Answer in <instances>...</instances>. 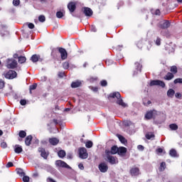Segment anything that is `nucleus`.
<instances>
[{
	"label": "nucleus",
	"instance_id": "f257e3e1",
	"mask_svg": "<svg viewBox=\"0 0 182 182\" xmlns=\"http://www.w3.org/2000/svg\"><path fill=\"white\" fill-rule=\"evenodd\" d=\"M109 97H112V99H117V105H119V106H122V107H127V104L124 103L123 102V100L121 98L122 95H120V92H115L113 93H111L109 96Z\"/></svg>",
	"mask_w": 182,
	"mask_h": 182
},
{
	"label": "nucleus",
	"instance_id": "f03ea898",
	"mask_svg": "<svg viewBox=\"0 0 182 182\" xmlns=\"http://www.w3.org/2000/svg\"><path fill=\"white\" fill-rule=\"evenodd\" d=\"M55 166L56 167H60L61 168H68V170H72V167L62 160L55 161Z\"/></svg>",
	"mask_w": 182,
	"mask_h": 182
},
{
	"label": "nucleus",
	"instance_id": "7ed1b4c3",
	"mask_svg": "<svg viewBox=\"0 0 182 182\" xmlns=\"http://www.w3.org/2000/svg\"><path fill=\"white\" fill-rule=\"evenodd\" d=\"M4 76L6 79L12 80L18 76V73H16V71L10 70L7 73H4Z\"/></svg>",
	"mask_w": 182,
	"mask_h": 182
},
{
	"label": "nucleus",
	"instance_id": "20e7f679",
	"mask_svg": "<svg viewBox=\"0 0 182 182\" xmlns=\"http://www.w3.org/2000/svg\"><path fill=\"white\" fill-rule=\"evenodd\" d=\"M80 159H87L89 154H87V150L85 147H81L78 150Z\"/></svg>",
	"mask_w": 182,
	"mask_h": 182
},
{
	"label": "nucleus",
	"instance_id": "39448f33",
	"mask_svg": "<svg viewBox=\"0 0 182 182\" xmlns=\"http://www.w3.org/2000/svg\"><path fill=\"white\" fill-rule=\"evenodd\" d=\"M7 68L8 69H15L16 66H18V61L14 59H8L7 60Z\"/></svg>",
	"mask_w": 182,
	"mask_h": 182
},
{
	"label": "nucleus",
	"instance_id": "423d86ee",
	"mask_svg": "<svg viewBox=\"0 0 182 182\" xmlns=\"http://www.w3.org/2000/svg\"><path fill=\"white\" fill-rule=\"evenodd\" d=\"M157 114V111L154 109V110H150L146 112L145 114V118L147 119V120H150L151 119H154L156 117V115Z\"/></svg>",
	"mask_w": 182,
	"mask_h": 182
},
{
	"label": "nucleus",
	"instance_id": "0eeeda50",
	"mask_svg": "<svg viewBox=\"0 0 182 182\" xmlns=\"http://www.w3.org/2000/svg\"><path fill=\"white\" fill-rule=\"evenodd\" d=\"M171 23L170 21L167 20H164L162 21L159 22V28H161V29H167L170 28Z\"/></svg>",
	"mask_w": 182,
	"mask_h": 182
},
{
	"label": "nucleus",
	"instance_id": "6e6552de",
	"mask_svg": "<svg viewBox=\"0 0 182 182\" xmlns=\"http://www.w3.org/2000/svg\"><path fill=\"white\" fill-rule=\"evenodd\" d=\"M150 86H161V87H166V83L161 80H156L151 81Z\"/></svg>",
	"mask_w": 182,
	"mask_h": 182
},
{
	"label": "nucleus",
	"instance_id": "1a4fd4ad",
	"mask_svg": "<svg viewBox=\"0 0 182 182\" xmlns=\"http://www.w3.org/2000/svg\"><path fill=\"white\" fill-rule=\"evenodd\" d=\"M98 168L101 173H107V171L109 170V166L106 163L102 162L99 164Z\"/></svg>",
	"mask_w": 182,
	"mask_h": 182
},
{
	"label": "nucleus",
	"instance_id": "9d476101",
	"mask_svg": "<svg viewBox=\"0 0 182 182\" xmlns=\"http://www.w3.org/2000/svg\"><path fill=\"white\" fill-rule=\"evenodd\" d=\"M58 52L60 53L61 59L63 60L68 59V52L66 51V49L63 48H59Z\"/></svg>",
	"mask_w": 182,
	"mask_h": 182
},
{
	"label": "nucleus",
	"instance_id": "9b49d317",
	"mask_svg": "<svg viewBox=\"0 0 182 182\" xmlns=\"http://www.w3.org/2000/svg\"><path fill=\"white\" fill-rule=\"evenodd\" d=\"M107 159L110 164H117V163H119L117 158L113 156L107 154Z\"/></svg>",
	"mask_w": 182,
	"mask_h": 182
},
{
	"label": "nucleus",
	"instance_id": "f8f14e48",
	"mask_svg": "<svg viewBox=\"0 0 182 182\" xmlns=\"http://www.w3.org/2000/svg\"><path fill=\"white\" fill-rule=\"evenodd\" d=\"M68 9H69L70 14H73V11H76V2L70 1L68 4Z\"/></svg>",
	"mask_w": 182,
	"mask_h": 182
},
{
	"label": "nucleus",
	"instance_id": "ddd939ff",
	"mask_svg": "<svg viewBox=\"0 0 182 182\" xmlns=\"http://www.w3.org/2000/svg\"><path fill=\"white\" fill-rule=\"evenodd\" d=\"M119 151V148L117 146H113L111 148V151H105L107 154H117Z\"/></svg>",
	"mask_w": 182,
	"mask_h": 182
},
{
	"label": "nucleus",
	"instance_id": "4468645a",
	"mask_svg": "<svg viewBox=\"0 0 182 182\" xmlns=\"http://www.w3.org/2000/svg\"><path fill=\"white\" fill-rule=\"evenodd\" d=\"M135 69L136 70L134 71V76H136V75H137L138 73H141V65H140L139 63H135Z\"/></svg>",
	"mask_w": 182,
	"mask_h": 182
},
{
	"label": "nucleus",
	"instance_id": "2eb2a0df",
	"mask_svg": "<svg viewBox=\"0 0 182 182\" xmlns=\"http://www.w3.org/2000/svg\"><path fill=\"white\" fill-rule=\"evenodd\" d=\"M83 14H85V16H92L93 15V11L89 7H84Z\"/></svg>",
	"mask_w": 182,
	"mask_h": 182
},
{
	"label": "nucleus",
	"instance_id": "dca6fc26",
	"mask_svg": "<svg viewBox=\"0 0 182 182\" xmlns=\"http://www.w3.org/2000/svg\"><path fill=\"white\" fill-rule=\"evenodd\" d=\"M130 173H131V176H139L140 174V169H139V168L137 167L132 168L130 170Z\"/></svg>",
	"mask_w": 182,
	"mask_h": 182
},
{
	"label": "nucleus",
	"instance_id": "f3484780",
	"mask_svg": "<svg viewBox=\"0 0 182 182\" xmlns=\"http://www.w3.org/2000/svg\"><path fill=\"white\" fill-rule=\"evenodd\" d=\"M126 153H127V149H126V147L124 146H121L119 148H118V154L119 156H124V154H126Z\"/></svg>",
	"mask_w": 182,
	"mask_h": 182
},
{
	"label": "nucleus",
	"instance_id": "a211bd4d",
	"mask_svg": "<svg viewBox=\"0 0 182 182\" xmlns=\"http://www.w3.org/2000/svg\"><path fill=\"white\" fill-rule=\"evenodd\" d=\"M38 151L41 153V157H43L46 160L48 159V153H46V151L43 148H38Z\"/></svg>",
	"mask_w": 182,
	"mask_h": 182
},
{
	"label": "nucleus",
	"instance_id": "6ab92c4d",
	"mask_svg": "<svg viewBox=\"0 0 182 182\" xmlns=\"http://www.w3.org/2000/svg\"><path fill=\"white\" fill-rule=\"evenodd\" d=\"M23 151V149H22V146L21 145H15L14 146V152L16 153V154H21Z\"/></svg>",
	"mask_w": 182,
	"mask_h": 182
},
{
	"label": "nucleus",
	"instance_id": "aec40b11",
	"mask_svg": "<svg viewBox=\"0 0 182 182\" xmlns=\"http://www.w3.org/2000/svg\"><path fill=\"white\" fill-rule=\"evenodd\" d=\"M48 141L52 146H56L59 144V139L57 138H50Z\"/></svg>",
	"mask_w": 182,
	"mask_h": 182
},
{
	"label": "nucleus",
	"instance_id": "412c9836",
	"mask_svg": "<svg viewBox=\"0 0 182 182\" xmlns=\"http://www.w3.org/2000/svg\"><path fill=\"white\" fill-rule=\"evenodd\" d=\"M31 60L33 63H36V62H38V60H41V55L34 54V55H33L31 56Z\"/></svg>",
	"mask_w": 182,
	"mask_h": 182
},
{
	"label": "nucleus",
	"instance_id": "4be33fe9",
	"mask_svg": "<svg viewBox=\"0 0 182 182\" xmlns=\"http://www.w3.org/2000/svg\"><path fill=\"white\" fill-rule=\"evenodd\" d=\"M32 139H33L32 135H28L26 137V139H25L26 146H31Z\"/></svg>",
	"mask_w": 182,
	"mask_h": 182
},
{
	"label": "nucleus",
	"instance_id": "5701e85b",
	"mask_svg": "<svg viewBox=\"0 0 182 182\" xmlns=\"http://www.w3.org/2000/svg\"><path fill=\"white\" fill-rule=\"evenodd\" d=\"M165 49L168 52V53H174V48L170 45H166Z\"/></svg>",
	"mask_w": 182,
	"mask_h": 182
},
{
	"label": "nucleus",
	"instance_id": "b1692460",
	"mask_svg": "<svg viewBox=\"0 0 182 182\" xmlns=\"http://www.w3.org/2000/svg\"><path fill=\"white\" fill-rule=\"evenodd\" d=\"M80 85H82V82L80 81L73 82L71 83V87L75 89L76 87H79V86H80Z\"/></svg>",
	"mask_w": 182,
	"mask_h": 182
},
{
	"label": "nucleus",
	"instance_id": "393cba45",
	"mask_svg": "<svg viewBox=\"0 0 182 182\" xmlns=\"http://www.w3.org/2000/svg\"><path fill=\"white\" fill-rule=\"evenodd\" d=\"M174 77V75L171 73H168L166 75H165L164 79L165 80H171Z\"/></svg>",
	"mask_w": 182,
	"mask_h": 182
},
{
	"label": "nucleus",
	"instance_id": "a878e982",
	"mask_svg": "<svg viewBox=\"0 0 182 182\" xmlns=\"http://www.w3.org/2000/svg\"><path fill=\"white\" fill-rule=\"evenodd\" d=\"M175 93H176V92L174 91V90L169 89L167 91V96H168V97H173Z\"/></svg>",
	"mask_w": 182,
	"mask_h": 182
},
{
	"label": "nucleus",
	"instance_id": "bb28decb",
	"mask_svg": "<svg viewBox=\"0 0 182 182\" xmlns=\"http://www.w3.org/2000/svg\"><path fill=\"white\" fill-rule=\"evenodd\" d=\"M58 156L60 159H63V157H65V156H66V152L64 150H60L58 152Z\"/></svg>",
	"mask_w": 182,
	"mask_h": 182
},
{
	"label": "nucleus",
	"instance_id": "cd10ccee",
	"mask_svg": "<svg viewBox=\"0 0 182 182\" xmlns=\"http://www.w3.org/2000/svg\"><path fill=\"white\" fill-rule=\"evenodd\" d=\"M171 157H177V151L176 149H171L169 151Z\"/></svg>",
	"mask_w": 182,
	"mask_h": 182
},
{
	"label": "nucleus",
	"instance_id": "c85d7f7f",
	"mask_svg": "<svg viewBox=\"0 0 182 182\" xmlns=\"http://www.w3.org/2000/svg\"><path fill=\"white\" fill-rule=\"evenodd\" d=\"M169 129H171V130H178V125H177L176 124H169Z\"/></svg>",
	"mask_w": 182,
	"mask_h": 182
},
{
	"label": "nucleus",
	"instance_id": "c756f323",
	"mask_svg": "<svg viewBox=\"0 0 182 182\" xmlns=\"http://www.w3.org/2000/svg\"><path fill=\"white\" fill-rule=\"evenodd\" d=\"M26 62V57L25 56H20L18 57V63H25Z\"/></svg>",
	"mask_w": 182,
	"mask_h": 182
},
{
	"label": "nucleus",
	"instance_id": "7c9ffc66",
	"mask_svg": "<svg viewBox=\"0 0 182 182\" xmlns=\"http://www.w3.org/2000/svg\"><path fill=\"white\" fill-rule=\"evenodd\" d=\"M166 170V162H161L159 167V171H164Z\"/></svg>",
	"mask_w": 182,
	"mask_h": 182
},
{
	"label": "nucleus",
	"instance_id": "2f4dec72",
	"mask_svg": "<svg viewBox=\"0 0 182 182\" xmlns=\"http://www.w3.org/2000/svg\"><path fill=\"white\" fill-rule=\"evenodd\" d=\"M85 147H87V149H92V147H93V142H92V141H88L85 143Z\"/></svg>",
	"mask_w": 182,
	"mask_h": 182
},
{
	"label": "nucleus",
	"instance_id": "473e14b6",
	"mask_svg": "<svg viewBox=\"0 0 182 182\" xmlns=\"http://www.w3.org/2000/svg\"><path fill=\"white\" fill-rule=\"evenodd\" d=\"M18 136L21 139H25L26 137V132L25 131H20Z\"/></svg>",
	"mask_w": 182,
	"mask_h": 182
},
{
	"label": "nucleus",
	"instance_id": "72a5a7b5",
	"mask_svg": "<svg viewBox=\"0 0 182 182\" xmlns=\"http://www.w3.org/2000/svg\"><path fill=\"white\" fill-rule=\"evenodd\" d=\"M171 72L172 73H173L174 75H176V73H177L178 70H177V66L176 65H173L171 67Z\"/></svg>",
	"mask_w": 182,
	"mask_h": 182
},
{
	"label": "nucleus",
	"instance_id": "f704fd0d",
	"mask_svg": "<svg viewBox=\"0 0 182 182\" xmlns=\"http://www.w3.org/2000/svg\"><path fill=\"white\" fill-rule=\"evenodd\" d=\"M17 174H18L20 177H23V176H25V172H23V170L18 168L17 170Z\"/></svg>",
	"mask_w": 182,
	"mask_h": 182
},
{
	"label": "nucleus",
	"instance_id": "c9c22d12",
	"mask_svg": "<svg viewBox=\"0 0 182 182\" xmlns=\"http://www.w3.org/2000/svg\"><path fill=\"white\" fill-rule=\"evenodd\" d=\"M38 21H39V22L43 23V22H45V21H46V17H45V16H43V15H41L38 16Z\"/></svg>",
	"mask_w": 182,
	"mask_h": 182
},
{
	"label": "nucleus",
	"instance_id": "e433bc0d",
	"mask_svg": "<svg viewBox=\"0 0 182 182\" xmlns=\"http://www.w3.org/2000/svg\"><path fill=\"white\" fill-rule=\"evenodd\" d=\"M118 139L121 143H125L126 142V139L122 136V135H118Z\"/></svg>",
	"mask_w": 182,
	"mask_h": 182
},
{
	"label": "nucleus",
	"instance_id": "4c0bfd02",
	"mask_svg": "<svg viewBox=\"0 0 182 182\" xmlns=\"http://www.w3.org/2000/svg\"><path fill=\"white\" fill-rule=\"evenodd\" d=\"M154 134H146V139H147L148 140H151V139H154Z\"/></svg>",
	"mask_w": 182,
	"mask_h": 182
},
{
	"label": "nucleus",
	"instance_id": "58836bf2",
	"mask_svg": "<svg viewBox=\"0 0 182 182\" xmlns=\"http://www.w3.org/2000/svg\"><path fill=\"white\" fill-rule=\"evenodd\" d=\"M173 83L177 85V83L182 84V78H176L174 80Z\"/></svg>",
	"mask_w": 182,
	"mask_h": 182
},
{
	"label": "nucleus",
	"instance_id": "ea45409f",
	"mask_svg": "<svg viewBox=\"0 0 182 182\" xmlns=\"http://www.w3.org/2000/svg\"><path fill=\"white\" fill-rule=\"evenodd\" d=\"M5 87V81L4 80L0 79V89H4Z\"/></svg>",
	"mask_w": 182,
	"mask_h": 182
},
{
	"label": "nucleus",
	"instance_id": "a19ab883",
	"mask_svg": "<svg viewBox=\"0 0 182 182\" xmlns=\"http://www.w3.org/2000/svg\"><path fill=\"white\" fill-rule=\"evenodd\" d=\"M63 69H69V62L66 61L63 64Z\"/></svg>",
	"mask_w": 182,
	"mask_h": 182
},
{
	"label": "nucleus",
	"instance_id": "79ce46f5",
	"mask_svg": "<svg viewBox=\"0 0 182 182\" xmlns=\"http://www.w3.org/2000/svg\"><path fill=\"white\" fill-rule=\"evenodd\" d=\"M56 16L57 18H63V13L62 11H58L56 13Z\"/></svg>",
	"mask_w": 182,
	"mask_h": 182
},
{
	"label": "nucleus",
	"instance_id": "37998d69",
	"mask_svg": "<svg viewBox=\"0 0 182 182\" xmlns=\"http://www.w3.org/2000/svg\"><path fill=\"white\" fill-rule=\"evenodd\" d=\"M19 4H21V1L20 0H14L13 1V5L14 6H18Z\"/></svg>",
	"mask_w": 182,
	"mask_h": 182
},
{
	"label": "nucleus",
	"instance_id": "c03bdc74",
	"mask_svg": "<svg viewBox=\"0 0 182 182\" xmlns=\"http://www.w3.org/2000/svg\"><path fill=\"white\" fill-rule=\"evenodd\" d=\"M100 85H101V86L105 87L107 86V81H106V80H102L100 82Z\"/></svg>",
	"mask_w": 182,
	"mask_h": 182
},
{
	"label": "nucleus",
	"instance_id": "a18cd8bd",
	"mask_svg": "<svg viewBox=\"0 0 182 182\" xmlns=\"http://www.w3.org/2000/svg\"><path fill=\"white\" fill-rule=\"evenodd\" d=\"M36 87H38V85L33 84L32 85H30L29 90H35V89H36Z\"/></svg>",
	"mask_w": 182,
	"mask_h": 182
},
{
	"label": "nucleus",
	"instance_id": "49530a36",
	"mask_svg": "<svg viewBox=\"0 0 182 182\" xmlns=\"http://www.w3.org/2000/svg\"><path fill=\"white\" fill-rule=\"evenodd\" d=\"M161 43V39H160V38L158 37L155 41V43L156 45H157V46H160Z\"/></svg>",
	"mask_w": 182,
	"mask_h": 182
},
{
	"label": "nucleus",
	"instance_id": "de8ad7c7",
	"mask_svg": "<svg viewBox=\"0 0 182 182\" xmlns=\"http://www.w3.org/2000/svg\"><path fill=\"white\" fill-rule=\"evenodd\" d=\"M23 182H28L29 181V176H23Z\"/></svg>",
	"mask_w": 182,
	"mask_h": 182
},
{
	"label": "nucleus",
	"instance_id": "09e8293b",
	"mask_svg": "<svg viewBox=\"0 0 182 182\" xmlns=\"http://www.w3.org/2000/svg\"><path fill=\"white\" fill-rule=\"evenodd\" d=\"M124 125L126 126L127 127H129V126H132V122H130V121H125L124 122Z\"/></svg>",
	"mask_w": 182,
	"mask_h": 182
},
{
	"label": "nucleus",
	"instance_id": "8fccbe9b",
	"mask_svg": "<svg viewBox=\"0 0 182 182\" xmlns=\"http://www.w3.org/2000/svg\"><path fill=\"white\" fill-rule=\"evenodd\" d=\"M20 105H21V106H25L26 105V100H21Z\"/></svg>",
	"mask_w": 182,
	"mask_h": 182
},
{
	"label": "nucleus",
	"instance_id": "3c124183",
	"mask_svg": "<svg viewBox=\"0 0 182 182\" xmlns=\"http://www.w3.org/2000/svg\"><path fill=\"white\" fill-rule=\"evenodd\" d=\"M28 26L29 29H33V28H35V25L32 23H28Z\"/></svg>",
	"mask_w": 182,
	"mask_h": 182
},
{
	"label": "nucleus",
	"instance_id": "603ef678",
	"mask_svg": "<svg viewBox=\"0 0 182 182\" xmlns=\"http://www.w3.org/2000/svg\"><path fill=\"white\" fill-rule=\"evenodd\" d=\"M14 166V164L12 162H9L7 163V164L6 165V167L7 168H9V167H13Z\"/></svg>",
	"mask_w": 182,
	"mask_h": 182
},
{
	"label": "nucleus",
	"instance_id": "864d4df0",
	"mask_svg": "<svg viewBox=\"0 0 182 182\" xmlns=\"http://www.w3.org/2000/svg\"><path fill=\"white\" fill-rule=\"evenodd\" d=\"M1 147H2V149H6V147H7L6 142H2L1 144Z\"/></svg>",
	"mask_w": 182,
	"mask_h": 182
},
{
	"label": "nucleus",
	"instance_id": "5fc2aeb1",
	"mask_svg": "<svg viewBox=\"0 0 182 182\" xmlns=\"http://www.w3.org/2000/svg\"><path fill=\"white\" fill-rule=\"evenodd\" d=\"M137 149L138 150L143 151V150H144V146H143V145H138Z\"/></svg>",
	"mask_w": 182,
	"mask_h": 182
},
{
	"label": "nucleus",
	"instance_id": "6e6d98bb",
	"mask_svg": "<svg viewBox=\"0 0 182 182\" xmlns=\"http://www.w3.org/2000/svg\"><path fill=\"white\" fill-rule=\"evenodd\" d=\"M90 29H91V32H96L97 31L96 26H91Z\"/></svg>",
	"mask_w": 182,
	"mask_h": 182
},
{
	"label": "nucleus",
	"instance_id": "4d7b16f0",
	"mask_svg": "<svg viewBox=\"0 0 182 182\" xmlns=\"http://www.w3.org/2000/svg\"><path fill=\"white\" fill-rule=\"evenodd\" d=\"M175 97L177 98V99H180V97H181V93L180 92H176L175 94Z\"/></svg>",
	"mask_w": 182,
	"mask_h": 182
},
{
	"label": "nucleus",
	"instance_id": "13d9d810",
	"mask_svg": "<svg viewBox=\"0 0 182 182\" xmlns=\"http://www.w3.org/2000/svg\"><path fill=\"white\" fill-rule=\"evenodd\" d=\"M33 177L34 178H36L37 177H39V173H38V172H34V173H33Z\"/></svg>",
	"mask_w": 182,
	"mask_h": 182
},
{
	"label": "nucleus",
	"instance_id": "bf43d9fd",
	"mask_svg": "<svg viewBox=\"0 0 182 182\" xmlns=\"http://www.w3.org/2000/svg\"><path fill=\"white\" fill-rule=\"evenodd\" d=\"M78 168H80V170H85V166H83V164H80L78 165Z\"/></svg>",
	"mask_w": 182,
	"mask_h": 182
},
{
	"label": "nucleus",
	"instance_id": "052dcab7",
	"mask_svg": "<svg viewBox=\"0 0 182 182\" xmlns=\"http://www.w3.org/2000/svg\"><path fill=\"white\" fill-rule=\"evenodd\" d=\"M91 90H92V92H97L98 88L97 87H92Z\"/></svg>",
	"mask_w": 182,
	"mask_h": 182
},
{
	"label": "nucleus",
	"instance_id": "680f3d73",
	"mask_svg": "<svg viewBox=\"0 0 182 182\" xmlns=\"http://www.w3.org/2000/svg\"><path fill=\"white\" fill-rule=\"evenodd\" d=\"M144 106H149V105H151V101L149 100L147 102H144Z\"/></svg>",
	"mask_w": 182,
	"mask_h": 182
},
{
	"label": "nucleus",
	"instance_id": "e2e57ef3",
	"mask_svg": "<svg viewBox=\"0 0 182 182\" xmlns=\"http://www.w3.org/2000/svg\"><path fill=\"white\" fill-rule=\"evenodd\" d=\"M154 14V15H160V10L156 9Z\"/></svg>",
	"mask_w": 182,
	"mask_h": 182
},
{
	"label": "nucleus",
	"instance_id": "0e129e2a",
	"mask_svg": "<svg viewBox=\"0 0 182 182\" xmlns=\"http://www.w3.org/2000/svg\"><path fill=\"white\" fill-rule=\"evenodd\" d=\"M156 153H163V149H161V148L157 149Z\"/></svg>",
	"mask_w": 182,
	"mask_h": 182
},
{
	"label": "nucleus",
	"instance_id": "69168bd1",
	"mask_svg": "<svg viewBox=\"0 0 182 182\" xmlns=\"http://www.w3.org/2000/svg\"><path fill=\"white\" fill-rule=\"evenodd\" d=\"M90 82H95V80H97V77H91L90 79Z\"/></svg>",
	"mask_w": 182,
	"mask_h": 182
},
{
	"label": "nucleus",
	"instance_id": "338daca9",
	"mask_svg": "<svg viewBox=\"0 0 182 182\" xmlns=\"http://www.w3.org/2000/svg\"><path fill=\"white\" fill-rule=\"evenodd\" d=\"M149 46H147V49L148 50H150V49L151 48V42H149Z\"/></svg>",
	"mask_w": 182,
	"mask_h": 182
},
{
	"label": "nucleus",
	"instance_id": "774afa93",
	"mask_svg": "<svg viewBox=\"0 0 182 182\" xmlns=\"http://www.w3.org/2000/svg\"><path fill=\"white\" fill-rule=\"evenodd\" d=\"M67 159H72V154H68V155H67Z\"/></svg>",
	"mask_w": 182,
	"mask_h": 182
}]
</instances>
